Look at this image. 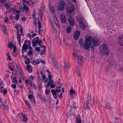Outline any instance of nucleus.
<instances>
[{
    "mask_svg": "<svg viewBox=\"0 0 123 123\" xmlns=\"http://www.w3.org/2000/svg\"><path fill=\"white\" fill-rule=\"evenodd\" d=\"M87 41H88V43H87L88 44H87L88 45V49L90 48H92L93 45H92V43L95 46H98L100 44L99 40L98 39H95L91 36L88 37V39Z\"/></svg>",
    "mask_w": 123,
    "mask_h": 123,
    "instance_id": "f257e3e1",
    "label": "nucleus"
},
{
    "mask_svg": "<svg viewBox=\"0 0 123 123\" xmlns=\"http://www.w3.org/2000/svg\"><path fill=\"white\" fill-rule=\"evenodd\" d=\"M100 52L102 54L108 55L109 52L107 45L105 44H103L100 46Z\"/></svg>",
    "mask_w": 123,
    "mask_h": 123,
    "instance_id": "f03ea898",
    "label": "nucleus"
},
{
    "mask_svg": "<svg viewBox=\"0 0 123 123\" xmlns=\"http://www.w3.org/2000/svg\"><path fill=\"white\" fill-rule=\"evenodd\" d=\"M88 39V37L85 39V43H83L84 41L83 39L82 38H80V39L79 41V43L80 44V45L81 46H83V48L84 49L89 50V49H88V45L87 44V43H88V41H87Z\"/></svg>",
    "mask_w": 123,
    "mask_h": 123,
    "instance_id": "7ed1b4c3",
    "label": "nucleus"
},
{
    "mask_svg": "<svg viewBox=\"0 0 123 123\" xmlns=\"http://www.w3.org/2000/svg\"><path fill=\"white\" fill-rule=\"evenodd\" d=\"M65 5V2L63 0H60L57 6V10L59 11L63 10L64 9Z\"/></svg>",
    "mask_w": 123,
    "mask_h": 123,
    "instance_id": "20e7f679",
    "label": "nucleus"
},
{
    "mask_svg": "<svg viewBox=\"0 0 123 123\" xmlns=\"http://www.w3.org/2000/svg\"><path fill=\"white\" fill-rule=\"evenodd\" d=\"M3 83L0 82V92H3L4 94H5L7 93V91L6 89H4L3 84Z\"/></svg>",
    "mask_w": 123,
    "mask_h": 123,
    "instance_id": "39448f33",
    "label": "nucleus"
},
{
    "mask_svg": "<svg viewBox=\"0 0 123 123\" xmlns=\"http://www.w3.org/2000/svg\"><path fill=\"white\" fill-rule=\"evenodd\" d=\"M80 34V32L79 30L76 31H75L74 36V40H77L79 38Z\"/></svg>",
    "mask_w": 123,
    "mask_h": 123,
    "instance_id": "423d86ee",
    "label": "nucleus"
},
{
    "mask_svg": "<svg viewBox=\"0 0 123 123\" xmlns=\"http://www.w3.org/2000/svg\"><path fill=\"white\" fill-rule=\"evenodd\" d=\"M74 7L73 6H70L68 7L67 10V15H68L69 13H71L73 12H74Z\"/></svg>",
    "mask_w": 123,
    "mask_h": 123,
    "instance_id": "0eeeda50",
    "label": "nucleus"
},
{
    "mask_svg": "<svg viewBox=\"0 0 123 123\" xmlns=\"http://www.w3.org/2000/svg\"><path fill=\"white\" fill-rule=\"evenodd\" d=\"M51 1H49V8L50 10V11L51 12V13L52 14H54L55 13V8L51 5Z\"/></svg>",
    "mask_w": 123,
    "mask_h": 123,
    "instance_id": "6e6552de",
    "label": "nucleus"
},
{
    "mask_svg": "<svg viewBox=\"0 0 123 123\" xmlns=\"http://www.w3.org/2000/svg\"><path fill=\"white\" fill-rule=\"evenodd\" d=\"M68 21L70 25L71 26H73L74 24V19L71 16H70L68 19Z\"/></svg>",
    "mask_w": 123,
    "mask_h": 123,
    "instance_id": "1a4fd4ad",
    "label": "nucleus"
},
{
    "mask_svg": "<svg viewBox=\"0 0 123 123\" xmlns=\"http://www.w3.org/2000/svg\"><path fill=\"white\" fill-rule=\"evenodd\" d=\"M61 20L62 23L65 22L66 21V16L64 14H62L60 16Z\"/></svg>",
    "mask_w": 123,
    "mask_h": 123,
    "instance_id": "9d476101",
    "label": "nucleus"
},
{
    "mask_svg": "<svg viewBox=\"0 0 123 123\" xmlns=\"http://www.w3.org/2000/svg\"><path fill=\"white\" fill-rule=\"evenodd\" d=\"M17 40L19 44V45H20L21 44V36L20 35L18 31H17Z\"/></svg>",
    "mask_w": 123,
    "mask_h": 123,
    "instance_id": "9b49d317",
    "label": "nucleus"
},
{
    "mask_svg": "<svg viewBox=\"0 0 123 123\" xmlns=\"http://www.w3.org/2000/svg\"><path fill=\"white\" fill-rule=\"evenodd\" d=\"M26 69L29 73L32 72V67L30 65H28L26 66Z\"/></svg>",
    "mask_w": 123,
    "mask_h": 123,
    "instance_id": "f8f14e48",
    "label": "nucleus"
},
{
    "mask_svg": "<svg viewBox=\"0 0 123 123\" xmlns=\"http://www.w3.org/2000/svg\"><path fill=\"white\" fill-rule=\"evenodd\" d=\"M119 43L120 45L123 46V36H120L119 38Z\"/></svg>",
    "mask_w": 123,
    "mask_h": 123,
    "instance_id": "ddd939ff",
    "label": "nucleus"
},
{
    "mask_svg": "<svg viewBox=\"0 0 123 123\" xmlns=\"http://www.w3.org/2000/svg\"><path fill=\"white\" fill-rule=\"evenodd\" d=\"M28 48V45L26 43L24 44L22 49V52H24V51H25L27 50Z\"/></svg>",
    "mask_w": 123,
    "mask_h": 123,
    "instance_id": "4468645a",
    "label": "nucleus"
},
{
    "mask_svg": "<svg viewBox=\"0 0 123 123\" xmlns=\"http://www.w3.org/2000/svg\"><path fill=\"white\" fill-rule=\"evenodd\" d=\"M76 122L77 123H81V120L79 115H77L76 118Z\"/></svg>",
    "mask_w": 123,
    "mask_h": 123,
    "instance_id": "2eb2a0df",
    "label": "nucleus"
},
{
    "mask_svg": "<svg viewBox=\"0 0 123 123\" xmlns=\"http://www.w3.org/2000/svg\"><path fill=\"white\" fill-rule=\"evenodd\" d=\"M38 27L39 28V30H38V33L40 35L41 34L40 28L41 27V23L39 21H38Z\"/></svg>",
    "mask_w": 123,
    "mask_h": 123,
    "instance_id": "dca6fc26",
    "label": "nucleus"
},
{
    "mask_svg": "<svg viewBox=\"0 0 123 123\" xmlns=\"http://www.w3.org/2000/svg\"><path fill=\"white\" fill-rule=\"evenodd\" d=\"M105 107L108 109H110L111 108V105L108 102H107L105 106Z\"/></svg>",
    "mask_w": 123,
    "mask_h": 123,
    "instance_id": "f3484780",
    "label": "nucleus"
},
{
    "mask_svg": "<svg viewBox=\"0 0 123 123\" xmlns=\"http://www.w3.org/2000/svg\"><path fill=\"white\" fill-rule=\"evenodd\" d=\"M54 83V81L52 80L51 79H49V82L47 84L46 86V87H48L49 86H50V84Z\"/></svg>",
    "mask_w": 123,
    "mask_h": 123,
    "instance_id": "a211bd4d",
    "label": "nucleus"
},
{
    "mask_svg": "<svg viewBox=\"0 0 123 123\" xmlns=\"http://www.w3.org/2000/svg\"><path fill=\"white\" fill-rule=\"evenodd\" d=\"M80 27L83 29H84L86 27V26L84 25V24L82 21H80L79 23Z\"/></svg>",
    "mask_w": 123,
    "mask_h": 123,
    "instance_id": "6ab92c4d",
    "label": "nucleus"
},
{
    "mask_svg": "<svg viewBox=\"0 0 123 123\" xmlns=\"http://www.w3.org/2000/svg\"><path fill=\"white\" fill-rule=\"evenodd\" d=\"M3 31L5 35H6L7 34L8 32L7 30V28L5 26H4L3 27Z\"/></svg>",
    "mask_w": 123,
    "mask_h": 123,
    "instance_id": "aec40b11",
    "label": "nucleus"
},
{
    "mask_svg": "<svg viewBox=\"0 0 123 123\" xmlns=\"http://www.w3.org/2000/svg\"><path fill=\"white\" fill-rule=\"evenodd\" d=\"M32 46H36L38 43V41L35 40V39H33L32 40Z\"/></svg>",
    "mask_w": 123,
    "mask_h": 123,
    "instance_id": "412c9836",
    "label": "nucleus"
},
{
    "mask_svg": "<svg viewBox=\"0 0 123 123\" xmlns=\"http://www.w3.org/2000/svg\"><path fill=\"white\" fill-rule=\"evenodd\" d=\"M88 102L86 100L84 104V107L85 108H88L89 107L88 105Z\"/></svg>",
    "mask_w": 123,
    "mask_h": 123,
    "instance_id": "4be33fe9",
    "label": "nucleus"
},
{
    "mask_svg": "<svg viewBox=\"0 0 123 123\" xmlns=\"http://www.w3.org/2000/svg\"><path fill=\"white\" fill-rule=\"evenodd\" d=\"M23 121L25 122H26L27 121L28 118L27 117L25 116V114H24L23 115Z\"/></svg>",
    "mask_w": 123,
    "mask_h": 123,
    "instance_id": "5701e85b",
    "label": "nucleus"
},
{
    "mask_svg": "<svg viewBox=\"0 0 123 123\" xmlns=\"http://www.w3.org/2000/svg\"><path fill=\"white\" fill-rule=\"evenodd\" d=\"M19 75L20 77V79L23 80L25 79V77L24 76V74L21 72H19Z\"/></svg>",
    "mask_w": 123,
    "mask_h": 123,
    "instance_id": "b1692460",
    "label": "nucleus"
},
{
    "mask_svg": "<svg viewBox=\"0 0 123 123\" xmlns=\"http://www.w3.org/2000/svg\"><path fill=\"white\" fill-rule=\"evenodd\" d=\"M90 100L91 102H92L93 104H94L95 102L96 103V102L94 101L95 98L94 97H93V98H92L91 97V95L90 96Z\"/></svg>",
    "mask_w": 123,
    "mask_h": 123,
    "instance_id": "393cba45",
    "label": "nucleus"
},
{
    "mask_svg": "<svg viewBox=\"0 0 123 123\" xmlns=\"http://www.w3.org/2000/svg\"><path fill=\"white\" fill-rule=\"evenodd\" d=\"M51 92H52L53 96H54L55 95H56V92L55 90L54 89H52L51 90Z\"/></svg>",
    "mask_w": 123,
    "mask_h": 123,
    "instance_id": "a878e982",
    "label": "nucleus"
},
{
    "mask_svg": "<svg viewBox=\"0 0 123 123\" xmlns=\"http://www.w3.org/2000/svg\"><path fill=\"white\" fill-rule=\"evenodd\" d=\"M72 29V28L71 27H69L66 30L68 34H69L71 30Z\"/></svg>",
    "mask_w": 123,
    "mask_h": 123,
    "instance_id": "bb28decb",
    "label": "nucleus"
},
{
    "mask_svg": "<svg viewBox=\"0 0 123 123\" xmlns=\"http://www.w3.org/2000/svg\"><path fill=\"white\" fill-rule=\"evenodd\" d=\"M12 44V42H9L8 45V48L10 49L12 48V46H13Z\"/></svg>",
    "mask_w": 123,
    "mask_h": 123,
    "instance_id": "cd10ccee",
    "label": "nucleus"
},
{
    "mask_svg": "<svg viewBox=\"0 0 123 123\" xmlns=\"http://www.w3.org/2000/svg\"><path fill=\"white\" fill-rule=\"evenodd\" d=\"M80 68L78 67H77L76 68V72L77 73V74L79 76L80 75Z\"/></svg>",
    "mask_w": 123,
    "mask_h": 123,
    "instance_id": "c85d7f7f",
    "label": "nucleus"
},
{
    "mask_svg": "<svg viewBox=\"0 0 123 123\" xmlns=\"http://www.w3.org/2000/svg\"><path fill=\"white\" fill-rule=\"evenodd\" d=\"M25 43H28V46H31V43L30 41L28 40H26L25 41Z\"/></svg>",
    "mask_w": 123,
    "mask_h": 123,
    "instance_id": "c756f323",
    "label": "nucleus"
},
{
    "mask_svg": "<svg viewBox=\"0 0 123 123\" xmlns=\"http://www.w3.org/2000/svg\"><path fill=\"white\" fill-rule=\"evenodd\" d=\"M4 7L6 8L7 9H9L10 8L9 7L10 6H9L7 3H6V4L4 5Z\"/></svg>",
    "mask_w": 123,
    "mask_h": 123,
    "instance_id": "7c9ffc66",
    "label": "nucleus"
},
{
    "mask_svg": "<svg viewBox=\"0 0 123 123\" xmlns=\"http://www.w3.org/2000/svg\"><path fill=\"white\" fill-rule=\"evenodd\" d=\"M17 77H14L13 79V81L14 83H18L17 80H16Z\"/></svg>",
    "mask_w": 123,
    "mask_h": 123,
    "instance_id": "2f4dec72",
    "label": "nucleus"
},
{
    "mask_svg": "<svg viewBox=\"0 0 123 123\" xmlns=\"http://www.w3.org/2000/svg\"><path fill=\"white\" fill-rule=\"evenodd\" d=\"M24 8L26 11H29V8L27 7L25 5H23Z\"/></svg>",
    "mask_w": 123,
    "mask_h": 123,
    "instance_id": "473e14b6",
    "label": "nucleus"
},
{
    "mask_svg": "<svg viewBox=\"0 0 123 123\" xmlns=\"http://www.w3.org/2000/svg\"><path fill=\"white\" fill-rule=\"evenodd\" d=\"M20 35L21 36H23L24 35V34L23 33V29L21 28L20 27Z\"/></svg>",
    "mask_w": 123,
    "mask_h": 123,
    "instance_id": "72a5a7b5",
    "label": "nucleus"
},
{
    "mask_svg": "<svg viewBox=\"0 0 123 123\" xmlns=\"http://www.w3.org/2000/svg\"><path fill=\"white\" fill-rule=\"evenodd\" d=\"M63 67L67 69L69 68V66L68 65L65 63H64V66Z\"/></svg>",
    "mask_w": 123,
    "mask_h": 123,
    "instance_id": "f704fd0d",
    "label": "nucleus"
},
{
    "mask_svg": "<svg viewBox=\"0 0 123 123\" xmlns=\"http://www.w3.org/2000/svg\"><path fill=\"white\" fill-rule=\"evenodd\" d=\"M33 54V52L32 50H29L27 53V55L29 56V55H32Z\"/></svg>",
    "mask_w": 123,
    "mask_h": 123,
    "instance_id": "c9c22d12",
    "label": "nucleus"
},
{
    "mask_svg": "<svg viewBox=\"0 0 123 123\" xmlns=\"http://www.w3.org/2000/svg\"><path fill=\"white\" fill-rule=\"evenodd\" d=\"M68 115L69 116H71L72 115L73 113H72V111L70 110L68 113H67Z\"/></svg>",
    "mask_w": 123,
    "mask_h": 123,
    "instance_id": "e433bc0d",
    "label": "nucleus"
},
{
    "mask_svg": "<svg viewBox=\"0 0 123 123\" xmlns=\"http://www.w3.org/2000/svg\"><path fill=\"white\" fill-rule=\"evenodd\" d=\"M50 92V90H48L47 89H46L45 91V95H47L48 94L49 95Z\"/></svg>",
    "mask_w": 123,
    "mask_h": 123,
    "instance_id": "4c0bfd02",
    "label": "nucleus"
},
{
    "mask_svg": "<svg viewBox=\"0 0 123 123\" xmlns=\"http://www.w3.org/2000/svg\"><path fill=\"white\" fill-rule=\"evenodd\" d=\"M3 106H4V108L6 110H7L8 108V105H6V104H4L2 103Z\"/></svg>",
    "mask_w": 123,
    "mask_h": 123,
    "instance_id": "58836bf2",
    "label": "nucleus"
},
{
    "mask_svg": "<svg viewBox=\"0 0 123 123\" xmlns=\"http://www.w3.org/2000/svg\"><path fill=\"white\" fill-rule=\"evenodd\" d=\"M22 2H23V5H24V4H24L25 2H26L28 4H29V2L26 0H23Z\"/></svg>",
    "mask_w": 123,
    "mask_h": 123,
    "instance_id": "ea45409f",
    "label": "nucleus"
},
{
    "mask_svg": "<svg viewBox=\"0 0 123 123\" xmlns=\"http://www.w3.org/2000/svg\"><path fill=\"white\" fill-rule=\"evenodd\" d=\"M52 65H53V67H54L55 68H57V66H56V64L55 62V61H52Z\"/></svg>",
    "mask_w": 123,
    "mask_h": 123,
    "instance_id": "a19ab883",
    "label": "nucleus"
},
{
    "mask_svg": "<svg viewBox=\"0 0 123 123\" xmlns=\"http://www.w3.org/2000/svg\"><path fill=\"white\" fill-rule=\"evenodd\" d=\"M77 58H78V60L79 61H81L83 59V57L82 56H78V57H77Z\"/></svg>",
    "mask_w": 123,
    "mask_h": 123,
    "instance_id": "79ce46f5",
    "label": "nucleus"
},
{
    "mask_svg": "<svg viewBox=\"0 0 123 123\" xmlns=\"http://www.w3.org/2000/svg\"><path fill=\"white\" fill-rule=\"evenodd\" d=\"M50 57L51 59V60H52V61H54V60L55 58V56L54 55L52 54L50 55Z\"/></svg>",
    "mask_w": 123,
    "mask_h": 123,
    "instance_id": "37998d69",
    "label": "nucleus"
},
{
    "mask_svg": "<svg viewBox=\"0 0 123 123\" xmlns=\"http://www.w3.org/2000/svg\"><path fill=\"white\" fill-rule=\"evenodd\" d=\"M19 15L17 14L16 15L15 19L16 20H18V19H19Z\"/></svg>",
    "mask_w": 123,
    "mask_h": 123,
    "instance_id": "c03bdc74",
    "label": "nucleus"
},
{
    "mask_svg": "<svg viewBox=\"0 0 123 123\" xmlns=\"http://www.w3.org/2000/svg\"><path fill=\"white\" fill-rule=\"evenodd\" d=\"M31 63L33 64L34 65H36L38 64L37 62H36L35 61H32L31 62Z\"/></svg>",
    "mask_w": 123,
    "mask_h": 123,
    "instance_id": "a18cd8bd",
    "label": "nucleus"
},
{
    "mask_svg": "<svg viewBox=\"0 0 123 123\" xmlns=\"http://www.w3.org/2000/svg\"><path fill=\"white\" fill-rule=\"evenodd\" d=\"M13 51L14 52H15L17 51L16 47L15 46V45H13Z\"/></svg>",
    "mask_w": 123,
    "mask_h": 123,
    "instance_id": "49530a36",
    "label": "nucleus"
},
{
    "mask_svg": "<svg viewBox=\"0 0 123 123\" xmlns=\"http://www.w3.org/2000/svg\"><path fill=\"white\" fill-rule=\"evenodd\" d=\"M70 93L73 94H75V91L73 89H70Z\"/></svg>",
    "mask_w": 123,
    "mask_h": 123,
    "instance_id": "de8ad7c7",
    "label": "nucleus"
},
{
    "mask_svg": "<svg viewBox=\"0 0 123 123\" xmlns=\"http://www.w3.org/2000/svg\"><path fill=\"white\" fill-rule=\"evenodd\" d=\"M12 87L13 89H15L16 87V86L15 84H12L11 86Z\"/></svg>",
    "mask_w": 123,
    "mask_h": 123,
    "instance_id": "09e8293b",
    "label": "nucleus"
},
{
    "mask_svg": "<svg viewBox=\"0 0 123 123\" xmlns=\"http://www.w3.org/2000/svg\"><path fill=\"white\" fill-rule=\"evenodd\" d=\"M4 20L6 23H7L9 20L8 18L7 17H6L5 18Z\"/></svg>",
    "mask_w": 123,
    "mask_h": 123,
    "instance_id": "8fccbe9b",
    "label": "nucleus"
},
{
    "mask_svg": "<svg viewBox=\"0 0 123 123\" xmlns=\"http://www.w3.org/2000/svg\"><path fill=\"white\" fill-rule=\"evenodd\" d=\"M50 87L51 88H54L55 87V85L53 84H52L50 85Z\"/></svg>",
    "mask_w": 123,
    "mask_h": 123,
    "instance_id": "3c124183",
    "label": "nucleus"
},
{
    "mask_svg": "<svg viewBox=\"0 0 123 123\" xmlns=\"http://www.w3.org/2000/svg\"><path fill=\"white\" fill-rule=\"evenodd\" d=\"M8 67H9V69H10V70L11 71H14V70L13 69V68L12 66H8Z\"/></svg>",
    "mask_w": 123,
    "mask_h": 123,
    "instance_id": "603ef678",
    "label": "nucleus"
},
{
    "mask_svg": "<svg viewBox=\"0 0 123 123\" xmlns=\"http://www.w3.org/2000/svg\"><path fill=\"white\" fill-rule=\"evenodd\" d=\"M45 50L44 49H43V50L42 51L40 52V54L41 55H43L44 54V53H45Z\"/></svg>",
    "mask_w": 123,
    "mask_h": 123,
    "instance_id": "864d4df0",
    "label": "nucleus"
},
{
    "mask_svg": "<svg viewBox=\"0 0 123 123\" xmlns=\"http://www.w3.org/2000/svg\"><path fill=\"white\" fill-rule=\"evenodd\" d=\"M35 50L36 51H39L40 50L39 47H36L35 48Z\"/></svg>",
    "mask_w": 123,
    "mask_h": 123,
    "instance_id": "5fc2aeb1",
    "label": "nucleus"
},
{
    "mask_svg": "<svg viewBox=\"0 0 123 123\" xmlns=\"http://www.w3.org/2000/svg\"><path fill=\"white\" fill-rule=\"evenodd\" d=\"M20 12H21L19 10H16V11H15V12L16 14H19V15L20 14Z\"/></svg>",
    "mask_w": 123,
    "mask_h": 123,
    "instance_id": "6e6d98bb",
    "label": "nucleus"
},
{
    "mask_svg": "<svg viewBox=\"0 0 123 123\" xmlns=\"http://www.w3.org/2000/svg\"><path fill=\"white\" fill-rule=\"evenodd\" d=\"M30 63V61H26L25 62V63L26 64H29Z\"/></svg>",
    "mask_w": 123,
    "mask_h": 123,
    "instance_id": "4d7b16f0",
    "label": "nucleus"
},
{
    "mask_svg": "<svg viewBox=\"0 0 123 123\" xmlns=\"http://www.w3.org/2000/svg\"><path fill=\"white\" fill-rule=\"evenodd\" d=\"M6 0H0V3H3L4 2H6Z\"/></svg>",
    "mask_w": 123,
    "mask_h": 123,
    "instance_id": "13d9d810",
    "label": "nucleus"
},
{
    "mask_svg": "<svg viewBox=\"0 0 123 123\" xmlns=\"http://www.w3.org/2000/svg\"><path fill=\"white\" fill-rule=\"evenodd\" d=\"M31 86L32 87H33L34 88H36V86L34 85L33 83H31Z\"/></svg>",
    "mask_w": 123,
    "mask_h": 123,
    "instance_id": "bf43d9fd",
    "label": "nucleus"
},
{
    "mask_svg": "<svg viewBox=\"0 0 123 123\" xmlns=\"http://www.w3.org/2000/svg\"><path fill=\"white\" fill-rule=\"evenodd\" d=\"M33 96L31 94H29L28 96V98L29 99H31Z\"/></svg>",
    "mask_w": 123,
    "mask_h": 123,
    "instance_id": "052dcab7",
    "label": "nucleus"
},
{
    "mask_svg": "<svg viewBox=\"0 0 123 123\" xmlns=\"http://www.w3.org/2000/svg\"><path fill=\"white\" fill-rule=\"evenodd\" d=\"M43 42L41 40H40L38 41V43L39 45H40V43H42Z\"/></svg>",
    "mask_w": 123,
    "mask_h": 123,
    "instance_id": "680f3d73",
    "label": "nucleus"
},
{
    "mask_svg": "<svg viewBox=\"0 0 123 123\" xmlns=\"http://www.w3.org/2000/svg\"><path fill=\"white\" fill-rule=\"evenodd\" d=\"M33 12L34 13H33V14L32 15L33 18H34V17L36 15V11L35 10L34 11H33Z\"/></svg>",
    "mask_w": 123,
    "mask_h": 123,
    "instance_id": "e2e57ef3",
    "label": "nucleus"
},
{
    "mask_svg": "<svg viewBox=\"0 0 123 123\" xmlns=\"http://www.w3.org/2000/svg\"><path fill=\"white\" fill-rule=\"evenodd\" d=\"M13 18V17L12 15H10V18H9V19L10 20H12Z\"/></svg>",
    "mask_w": 123,
    "mask_h": 123,
    "instance_id": "0e129e2a",
    "label": "nucleus"
},
{
    "mask_svg": "<svg viewBox=\"0 0 123 123\" xmlns=\"http://www.w3.org/2000/svg\"><path fill=\"white\" fill-rule=\"evenodd\" d=\"M26 104L27 105V106L28 107H30V104L27 102L26 101Z\"/></svg>",
    "mask_w": 123,
    "mask_h": 123,
    "instance_id": "69168bd1",
    "label": "nucleus"
},
{
    "mask_svg": "<svg viewBox=\"0 0 123 123\" xmlns=\"http://www.w3.org/2000/svg\"><path fill=\"white\" fill-rule=\"evenodd\" d=\"M36 34L35 33H34L32 34V35L31 37L33 38L35 36H36Z\"/></svg>",
    "mask_w": 123,
    "mask_h": 123,
    "instance_id": "338daca9",
    "label": "nucleus"
},
{
    "mask_svg": "<svg viewBox=\"0 0 123 123\" xmlns=\"http://www.w3.org/2000/svg\"><path fill=\"white\" fill-rule=\"evenodd\" d=\"M72 54H73V56L75 57H78V55H77V54H76L74 53H73Z\"/></svg>",
    "mask_w": 123,
    "mask_h": 123,
    "instance_id": "774afa93",
    "label": "nucleus"
}]
</instances>
